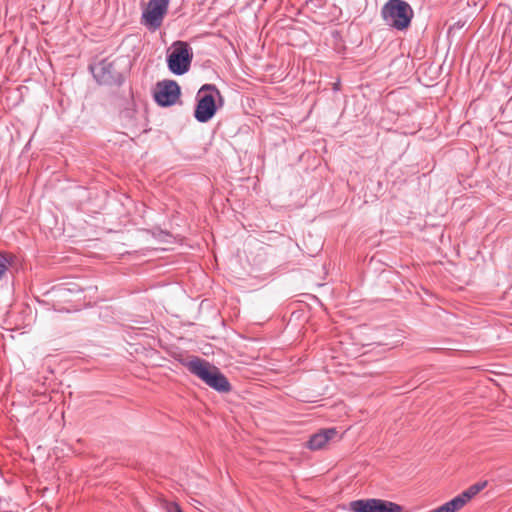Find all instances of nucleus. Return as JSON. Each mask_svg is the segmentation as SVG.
I'll use <instances>...</instances> for the list:
<instances>
[{"instance_id":"obj_2","label":"nucleus","mask_w":512,"mask_h":512,"mask_svg":"<svg viewBox=\"0 0 512 512\" xmlns=\"http://www.w3.org/2000/svg\"><path fill=\"white\" fill-rule=\"evenodd\" d=\"M225 100L215 84H203L195 97L193 116L199 123H207L224 106Z\"/></svg>"},{"instance_id":"obj_15","label":"nucleus","mask_w":512,"mask_h":512,"mask_svg":"<svg viewBox=\"0 0 512 512\" xmlns=\"http://www.w3.org/2000/svg\"><path fill=\"white\" fill-rule=\"evenodd\" d=\"M405 91L403 89L394 90L386 94V105H390L392 102L398 100V98L404 94Z\"/></svg>"},{"instance_id":"obj_14","label":"nucleus","mask_w":512,"mask_h":512,"mask_svg":"<svg viewBox=\"0 0 512 512\" xmlns=\"http://www.w3.org/2000/svg\"><path fill=\"white\" fill-rule=\"evenodd\" d=\"M151 233L152 236L159 242H170L169 238L172 237L171 233L160 228L153 229Z\"/></svg>"},{"instance_id":"obj_3","label":"nucleus","mask_w":512,"mask_h":512,"mask_svg":"<svg viewBox=\"0 0 512 512\" xmlns=\"http://www.w3.org/2000/svg\"><path fill=\"white\" fill-rule=\"evenodd\" d=\"M122 61L119 58H104L95 65H89V70L99 85L121 87L125 82V75L121 70Z\"/></svg>"},{"instance_id":"obj_21","label":"nucleus","mask_w":512,"mask_h":512,"mask_svg":"<svg viewBox=\"0 0 512 512\" xmlns=\"http://www.w3.org/2000/svg\"><path fill=\"white\" fill-rule=\"evenodd\" d=\"M379 13L384 18V5L379 8Z\"/></svg>"},{"instance_id":"obj_13","label":"nucleus","mask_w":512,"mask_h":512,"mask_svg":"<svg viewBox=\"0 0 512 512\" xmlns=\"http://www.w3.org/2000/svg\"><path fill=\"white\" fill-rule=\"evenodd\" d=\"M486 486H487V481L478 482V483L471 485L468 489L463 491V493L468 495V496H466V499L469 501L474 496H476L480 491H482Z\"/></svg>"},{"instance_id":"obj_1","label":"nucleus","mask_w":512,"mask_h":512,"mask_svg":"<svg viewBox=\"0 0 512 512\" xmlns=\"http://www.w3.org/2000/svg\"><path fill=\"white\" fill-rule=\"evenodd\" d=\"M181 365L186 367L189 372L197 376L207 386L218 393H229L232 385L228 378L215 365L205 359L197 356L178 359Z\"/></svg>"},{"instance_id":"obj_7","label":"nucleus","mask_w":512,"mask_h":512,"mask_svg":"<svg viewBox=\"0 0 512 512\" xmlns=\"http://www.w3.org/2000/svg\"><path fill=\"white\" fill-rule=\"evenodd\" d=\"M181 96V87L175 80L165 79L157 82L153 91L155 103L163 108L173 106Z\"/></svg>"},{"instance_id":"obj_17","label":"nucleus","mask_w":512,"mask_h":512,"mask_svg":"<svg viewBox=\"0 0 512 512\" xmlns=\"http://www.w3.org/2000/svg\"><path fill=\"white\" fill-rule=\"evenodd\" d=\"M386 512H410V511L405 510L403 506H401L397 503H394L391 501H386Z\"/></svg>"},{"instance_id":"obj_16","label":"nucleus","mask_w":512,"mask_h":512,"mask_svg":"<svg viewBox=\"0 0 512 512\" xmlns=\"http://www.w3.org/2000/svg\"><path fill=\"white\" fill-rule=\"evenodd\" d=\"M391 337L393 339L390 342L386 341V343H385L386 348L387 347H389V348L396 347L399 343L402 342V339L404 338V336L401 333H399V332H396L395 334H392Z\"/></svg>"},{"instance_id":"obj_11","label":"nucleus","mask_w":512,"mask_h":512,"mask_svg":"<svg viewBox=\"0 0 512 512\" xmlns=\"http://www.w3.org/2000/svg\"><path fill=\"white\" fill-rule=\"evenodd\" d=\"M15 260L16 257L13 254L0 251V280L6 275Z\"/></svg>"},{"instance_id":"obj_23","label":"nucleus","mask_w":512,"mask_h":512,"mask_svg":"<svg viewBox=\"0 0 512 512\" xmlns=\"http://www.w3.org/2000/svg\"><path fill=\"white\" fill-rule=\"evenodd\" d=\"M402 111L400 109H397V110H393V113H396V114H400Z\"/></svg>"},{"instance_id":"obj_5","label":"nucleus","mask_w":512,"mask_h":512,"mask_svg":"<svg viewBox=\"0 0 512 512\" xmlns=\"http://www.w3.org/2000/svg\"><path fill=\"white\" fill-rule=\"evenodd\" d=\"M414 17L411 5L405 0L386 1V25L390 29L404 32L409 29Z\"/></svg>"},{"instance_id":"obj_22","label":"nucleus","mask_w":512,"mask_h":512,"mask_svg":"<svg viewBox=\"0 0 512 512\" xmlns=\"http://www.w3.org/2000/svg\"><path fill=\"white\" fill-rule=\"evenodd\" d=\"M392 330H394V329H393V328H391V327H389V328H387V327H386V338L389 336V335H388V331L390 332V331H392Z\"/></svg>"},{"instance_id":"obj_20","label":"nucleus","mask_w":512,"mask_h":512,"mask_svg":"<svg viewBox=\"0 0 512 512\" xmlns=\"http://www.w3.org/2000/svg\"><path fill=\"white\" fill-rule=\"evenodd\" d=\"M373 262H381V255L374 254V255L371 257V261H370V263L372 264Z\"/></svg>"},{"instance_id":"obj_10","label":"nucleus","mask_w":512,"mask_h":512,"mask_svg":"<svg viewBox=\"0 0 512 512\" xmlns=\"http://www.w3.org/2000/svg\"><path fill=\"white\" fill-rule=\"evenodd\" d=\"M82 292V287L77 283H64L57 285L52 289L54 296L59 297L64 301H70L72 297L79 295Z\"/></svg>"},{"instance_id":"obj_4","label":"nucleus","mask_w":512,"mask_h":512,"mask_svg":"<svg viewBox=\"0 0 512 512\" xmlns=\"http://www.w3.org/2000/svg\"><path fill=\"white\" fill-rule=\"evenodd\" d=\"M193 57V49L188 42L174 41L166 55L167 67L172 74L182 76L190 70Z\"/></svg>"},{"instance_id":"obj_9","label":"nucleus","mask_w":512,"mask_h":512,"mask_svg":"<svg viewBox=\"0 0 512 512\" xmlns=\"http://www.w3.org/2000/svg\"><path fill=\"white\" fill-rule=\"evenodd\" d=\"M335 435H337L336 428L322 429L319 432L310 436L309 440L307 441L306 447L313 451L320 450Z\"/></svg>"},{"instance_id":"obj_6","label":"nucleus","mask_w":512,"mask_h":512,"mask_svg":"<svg viewBox=\"0 0 512 512\" xmlns=\"http://www.w3.org/2000/svg\"><path fill=\"white\" fill-rule=\"evenodd\" d=\"M170 0H149L142 10L140 23L149 31L159 29L168 13Z\"/></svg>"},{"instance_id":"obj_19","label":"nucleus","mask_w":512,"mask_h":512,"mask_svg":"<svg viewBox=\"0 0 512 512\" xmlns=\"http://www.w3.org/2000/svg\"><path fill=\"white\" fill-rule=\"evenodd\" d=\"M404 62H406V60H405V59H403V58H395V59H393V60L391 61V63H390V65H389V66H390V68H392V67H396V66H399V65H400V66H402V64H403Z\"/></svg>"},{"instance_id":"obj_12","label":"nucleus","mask_w":512,"mask_h":512,"mask_svg":"<svg viewBox=\"0 0 512 512\" xmlns=\"http://www.w3.org/2000/svg\"><path fill=\"white\" fill-rule=\"evenodd\" d=\"M466 496L467 495L462 492L453 499H451L450 501L446 502L449 511L456 512L460 510L468 502Z\"/></svg>"},{"instance_id":"obj_8","label":"nucleus","mask_w":512,"mask_h":512,"mask_svg":"<svg viewBox=\"0 0 512 512\" xmlns=\"http://www.w3.org/2000/svg\"><path fill=\"white\" fill-rule=\"evenodd\" d=\"M352 512H384V499H357L349 503Z\"/></svg>"},{"instance_id":"obj_18","label":"nucleus","mask_w":512,"mask_h":512,"mask_svg":"<svg viewBox=\"0 0 512 512\" xmlns=\"http://www.w3.org/2000/svg\"><path fill=\"white\" fill-rule=\"evenodd\" d=\"M167 512H184L179 504L173 502L167 504Z\"/></svg>"}]
</instances>
